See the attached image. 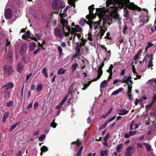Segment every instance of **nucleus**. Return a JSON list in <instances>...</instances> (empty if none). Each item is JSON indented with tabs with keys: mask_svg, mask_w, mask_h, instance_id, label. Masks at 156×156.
Returning a JSON list of instances; mask_svg holds the SVG:
<instances>
[{
	"mask_svg": "<svg viewBox=\"0 0 156 156\" xmlns=\"http://www.w3.org/2000/svg\"><path fill=\"white\" fill-rule=\"evenodd\" d=\"M128 27L126 25H125L124 28L122 30V33L124 34H125L126 32V30H127Z\"/></svg>",
	"mask_w": 156,
	"mask_h": 156,
	"instance_id": "8fccbe9b",
	"label": "nucleus"
},
{
	"mask_svg": "<svg viewBox=\"0 0 156 156\" xmlns=\"http://www.w3.org/2000/svg\"><path fill=\"white\" fill-rule=\"evenodd\" d=\"M143 145L146 146V149L148 151H149L151 150V145L148 144L145 142L143 143Z\"/></svg>",
	"mask_w": 156,
	"mask_h": 156,
	"instance_id": "bb28decb",
	"label": "nucleus"
},
{
	"mask_svg": "<svg viewBox=\"0 0 156 156\" xmlns=\"http://www.w3.org/2000/svg\"><path fill=\"white\" fill-rule=\"evenodd\" d=\"M5 57L6 60H9L10 61L12 60V53L11 51H9V52L7 51L6 48H5Z\"/></svg>",
	"mask_w": 156,
	"mask_h": 156,
	"instance_id": "ddd939ff",
	"label": "nucleus"
},
{
	"mask_svg": "<svg viewBox=\"0 0 156 156\" xmlns=\"http://www.w3.org/2000/svg\"><path fill=\"white\" fill-rule=\"evenodd\" d=\"M27 50V45L25 44L22 46L21 48L20 52L21 54H24Z\"/></svg>",
	"mask_w": 156,
	"mask_h": 156,
	"instance_id": "f3484780",
	"label": "nucleus"
},
{
	"mask_svg": "<svg viewBox=\"0 0 156 156\" xmlns=\"http://www.w3.org/2000/svg\"><path fill=\"white\" fill-rule=\"evenodd\" d=\"M60 23H61L62 25V30L63 31H64V29H65L64 28L67 29V28L70 27V26H68V21L67 20L63 19L62 20V21H61V22H60Z\"/></svg>",
	"mask_w": 156,
	"mask_h": 156,
	"instance_id": "dca6fc26",
	"label": "nucleus"
},
{
	"mask_svg": "<svg viewBox=\"0 0 156 156\" xmlns=\"http://www.w3.org/2000/svg\"><path fill=\"white\" fill-rule=\"evenodd\" d=\"M118 112H120L118 113V114L120 115H122L127 114L129 113V111L126 109H120L119 110Z\"/></svg>",
	"mask_w": 156,
	"mask_h": 156,
	"instance_id": "a211bd4d",
	"label": "nucleus"
},
{
	"mask_svg": "<svg viewBox=\"0 0 156 156\" xmlns=\"http://www.w3.org/2000/svg\"><path fill=\"white\" fill-rule=\"evenodd\" d=\"M108 124L107 123L105 122L104 124L102 125L101 127L99 128V130H101L102 129H105L106 127Z\"/></svg>",
	"mask_w": 156,
	"mask_h": 156,
	"instance_id": "a19ab883",
	"label": "nucleus"
},
{
	"mask_svg": "<svg viewBox=\"0 0 156 156\" xmlns=\"http://www.w3.org/2000/svg\"><path fill=\"white\" fill-rule=\"evenodd\" d=\"M68 97H69V95L68 94H67L64 97L61 102L63 103L65 102Z\"/></svg>",
	"mask_w": 156,
	"mask_h": 156,
	"instance_id": "bf43d9fd",
	"label": "nucleus"
},
{
	"mask_svg": "<svg viewBox=\"0 0 156 156\" xmlns=\"http://www.w3.org/2000/svg\"><path fill=\"white\" fill-rule=\"evenodd\" d=\"M14 85L12 82H9L8 84L5 85L4 87H5V89L6 90H8L9 89H12Z\"/></svg>",
	"mask_w": 156,
	"mask_h": 156,
	"instance_id": "4be33fe9",
	"label": "nucleus"
},
{
	"mask_svg": "<svg viewBox=\"0 0 156 156\" xmlns=\"http://www.w3.org/2000/svg\"><path fill=\"white\" fill-rule=\"evenodd\" d=\"M66 69L63 70V69L60 68L58 71L57 73L58 75L63 74L66 72Z\"/></svg>",
	"mask_w": 156,
	"mask_h": 156,
	"instance_id": "473e14b6",
	"label": "nucleus"
},
{
	"mask_svg": "<svg viewBox=\"0 0 156 156\" xmlns=\"http://www.w3.org/2000/svg\"><path fill=\"white\" fill-rule=\"evenodd\" d=\"M94 6V5H92L89 7L88 9L89 10V14L87 15L86 17L87 19L93 20L96 17V15L97 14V12H95V13L93 12V10L95 9Z\"/></svg>",
	"mask_w": 156,
	"mask_h": 156,
	"instance_id": "7ed1b4c3",
	"label": "nucleus"
},
{
	"mask_svg": "<svg viewBox=\"0 0 156 156\" xmlns=\"http://www.w3.org/2000/svg\"><path fill=\"white\" fill-rule=\"evenodd\" d=\"M36 46V44L35 42H31L30 45V51H33L35 49Z\"/></svg>",
	"mask_w": 156,
	"mask_h": 156,
	"instance_id": "aec40b11",
	"label": "nucleus"
},
{
	"mask_svg": "<svg viewBox=\"0 0 156 156\" xmlns=\"http://www.w3.org/2000/svg\"><path fill=\"white\" fill-rule=\"evenodd\" d=\"M116 118V116H115L112 117L111 118L108 120H106L105 121V122L108 124L109 123L111 122L114 119H115Z\"/></svg>",
	"mask_w": 156,
	"mask_h": 156,
	"instance_id": "4c0bfd02",
	"label": "nucleus"
},
{
	"mask_svg": "<svg viewBox=\"0 0 156 156\" xmlns=\"http://www.w3.org/2000/svg\"><path fill=\"white\" fill-rule=\"evenodd\" d=\"M155 24H156V20L155 21ZM154 29H153L154 28L153 27L151 26L150 27L151 31L152 32L154 33V32L156 30V25L154 27Z\"/></svg>",
	"mask_w": 156,
	"mask_h": 156,
	"instance_id": "49530a36",
	"label": "nucleus"
},
{
	"mask_svg": "<svg viewBox=\"0 0 156 156\" xmlns=\"http://www.w3.org/2000/svg\"><path fill=\"white\" fill-rule=\"evenodd\" d=\"M42 89V85L41 84H39L37 86L36 91L37 92H39L41 91Z\"/></svg>",
	"mask_w": 156,
	"mask_h": 156,
	"instance_id": "58836bf2",
	"label": "nucleus"
},
{
	"mask_svg": "<svg viewBox=\"0 0 156 156\" xmlns=\"http://www.w3.org/2000/svg\"><path fill=\"white\" fill-rule=\"evenodd\" d=\"M132 66L133 67L132 69V71L133 73L134 74H137L138 73L136 71V68L135 67H134V66L132 65Z\"/></svg>",
	"mask_w": 156,
	"mask_h": 156,
	"instance_id": "3c124183",
	"label": "nucleus"
},
{
	"mask_svg": "<svg viewBox=\"0 0 156 156\" xmlns=\"http://www.w3.org/2000/svg\"><path fill=\"white\" fill-rule=\"evenodd\" d=\"M143 10L144 11H146L147 15L146 16H145L143 15H141L140 17V19L139 21H140V22H144L145 23H147L149 20V17L148 16L147 14L148 11L147 9H144Z\"/></svg>",
	"mask_w": 156,
	"mask_h": 156,
	"instance_id": "9d476101",
	"label": "nucleus"
},
{
	"mask_svg": "<svg viewBox=\"0 0 156 156\" xmlns=\"http://www.w3.org/2000/svg\"><path fill=\"white\" fill-rule=\"evenodd\" d=\"M67 30H68V32L66 33V31L65 30V29H64V31H63V34H64V36L65 35L66 37H68L69 36L70 34H71V28L70 27H68L67 28Z\"/></svg>",
	"mask_w": 156,
	"mask_h": 156,
	"instance_id": "6ab92c4d",
	"label": "nucleus"
},
{
	"mask_svg": "<svg viewBox=\"0 0 156 156\" xmlns=\"http://www.w3.org/2000/svg\"><path fill=\"white\" fill-rule=\"evenodd\" d=\"M156 101V94H154L153 96V98L152 99V103H155Z\"/></svg>",
	"mask_w": 156,
	"mask_h": 156,
	"instance_id": "09e8293b",
	"label": "nucleus"
},
{
	"mask_svg": "<svg viewBox=\"0 0 156 156\" xmlns=\"http://www.w3.org/2000/svg\"><path fill=\"white\" fill-rule=\"evenodd\" d=\"M110 35V33L109 32H108V33H107L105 37V38L109 40H111L112 39V38H111V37H109Z\"/></svg>",
	"mask_w": 156,
	"mask_h": 156,
	"instance_id": "a18cd8bd",
	"label": "nucleus"
},
{
	"mask_svg": "<svg viewBox=\"0 0 156 156\" xmlns=\"http://www.w3.org/2000/svg\"><path fill=\"white\" fill-rule=\"evenodd\" d=\"M123 145L122 144H120L117 146L116 150L118 152H120V150L123 147Z\"/></svg>",
	"mask_w": 156,
	"mask_h": 156,
	"instance_id": "c9c22d12",
	"label": "nucleus"
},
{
	"mask_svg": "<svg viewBox=\"0 0 156 156\" xmlns=\"http://www.w3.org/2000/svg\"><path fill=\"white\" fill-rule=\"evenodd\" d=\"M154 103H152V102H151V103H150L149 104H148V105H147L146 106V107L147 108H148L149 109H151V108L152 105H153Z\"/></svg>",
	"mask_w": 156,
	"mask_h": 156,
	"instance_id": "e2e57ef3",
	"label": "nucleus"
},
{
	"mask_svg": "<svg viewBox=\"0 0 156 156\" xmlns=\"http://www.w3.org/2000/svg\"><path fill=\"white\" fill-rule=\"evenodd\" d=\"M30 33L29 31L28 30L25 34V35H27L28 37V38L30 39L31 38V35L30 34Z\"/></svg>",
	"mask_w": 156,
	"mask_h": 156,
	"instance_id": "6e6d98bb",
	"label": "nucleus"
},
{
	"mask_svg": "<svg viewBox=\"0 0 156 156\" xmlns=\"http://www.w3.org/2000/svg\"><path fill=\"white\" fill-rule=\"evenodd\" d=\"M78 63H73L72 65L71 66L72 70L73 72H74L76 70V68L78 67Z\"/></svg>",
	"mask_w": 156,
	"mask_h": 156,
	"instance_id": "a878e982",
	"label": "nucleus"
},
{
	"mask_svg": "<svg viewBox=\"0 0 156 156\" xmlns=\"http://www.w3.org/2000/svg\"><path fill=\"white\" fill-rule=\"evenodd\" d=\"M94 22L93 21L90 22L89 23H88V24L89 25L90 28V29H92L94 27Z\"/></svg>",
	"mask_w": 156,
	"mask_h": 156,
	"instance_id": "37998d69",
	"label": "nucleus"
},
{
	"mask_svg": "<svg viewBox=\"0 0 156 156\" xmlns=\"http://www.w3.org/2000/svg\"><path fill=\"white\" fill-rule=\"evenodd\" d=\"M113 68V66L112 64H111L109 69L106 71L107 72L109 73H112V69Z\"/></svg>",
	"mask_w": 156,
	"mask_h": 156,
	"instance_id": "f704fd0d",
	"label": "nucleus"
},
{
	"mask_svg": "<svg viewBox=\"0 0 156 156\" xmlns=\"http://www.w3.org/2000/svg\"><path fill=\"white\" fill-rule=\"evenodd\" d=\"M57 49L59 51V56H61L62 54V49L61 46H59L58 47Z\"/></svg>",
	"mask_w": 156,
	"mask_h": 156,
	"instance_id": "e433bc0d",
	"label": "nucleus"
},
{
	"mask_svg": "<svg viewBox=\"0 0 156 156\" xmlns=\"http://www.w3.org/2000/svg\"><path fill=\"white\" fill-rule=\"evenodd\" d=\"M54 32L55 35L60 39H63L64 34H63V30H62L58 27H56L54 29Z\"/></svg>",
	"mask_w": 156,
	"mask_h": 156,
	"instance_id": "0eeeda50",
	"label": "nucleus"
},
{
	"mask_svg": "<svg viewBox=\"0 0 156 156\" xmlns=\"http://www.w3.org/2000/svg\"><path fill=\"white\" fill-rule=\"evenodd\" d=\"M9 113L8 112H6L4 114L3 118L2 119V122L3 123H5L6 120V119L8 117Z\"/></svg>",
	"mask_w": 156,
	"mask_h": 156,
	"instance_id": "393cba45",
	"label": "nucleus"
},
{
	"mask_svg": "<svg viewBox=\"0 0 156 156\" xmlns=\"http://www.w3.org/2000/svg\"><path fill=\"white\" fill-rule=\"evenodd\" d=\"M24 65L21 62H18L17 63V71L20 73H21L23 71Z\"/></svg>",
	"mask_w": 156,
	"mask_h": 156,
	"instance_id": "9b49d317",
	"label": "nucleus"
},
{
	"mask_svg": "<svg viewBox=\"0 0 156 156\" xmlns=\"http://www.w3.org/2000/svg\"><path fill=\"white\" fill-rule=\"evenodd\" d=\"M16 127V126L14 124L12 125L11 127H10L9 129V131L11 132Z\"/></svg>",
	"mask_w": 156,
	"mask_h": 156,
	"instance_id": "4d7b16f0",
	"label": "nucleus"
},
{
	"mask_svg": "<svg viewBox=\"0 0 156 156\" xmlns=\"http://www.w3.org/2000/svg\"><path fill=\"white\" fill-rule=\"evenodd\" d=\"M93 81H93V80H91L90 81H89L87 83H85L83 84V88L82 89L83 90H85L86 89L87 87H88L89 85H90L91 83V82Z\"/></svg>",
	"mask_w": 156,
	"mask_h": 156,
	"instance_id": "c756f323",
	"label": "nucleus"
},
{
	"mask_svg": "<svg viewBox=\"0 0 156 156\" xmlns=\"http://www.w3.org/2000/svg\"><path fill=\"white\" fill-rule=\"evenodd\" d=\"M76 92H77V94H79V92L77 91L76 88L74 89L73 87V84H72L70 85L69 89L68 90L67 94H68L69 95L70 94L72 98H74L75 96V95L76 94Z\"/></svg>",
	"mask_w": 156,
	"mask_h": 156,
	"instance_id": "423d86ee",
	"label": "nucleus"
},
{
	"mask_svg": "<svg viewBox=\"0 0 156 156\" xmlns=\"http://www.w3.org/2000/svg\"><path fill=\"white\" fill-rule=\"evenodd\" d=\"M55 119L53 120L51 124V126L53 128H55L57 126V124L55 122Z\"/></svg>",
	"mask_w": 156,
	"mask_h": 156,
	"instance_id": "79ce46f5",
	"label": "nucleus"
},
{
	"mask_svg": "<svg viewBox=\"0 0 156 156\" xmlns=\"http://www.w3.org/2000/svg\"><path fill=\"white\" fill-rule=\"evenodd\" d=\"M42 73L46 78L48 77V73L47 71V69L45 68H44L42 70Z\"/></svg>",
	"mask_w": 156,
	"mask_h": 156,
	"instance_id": "2f4dec72",
	"label": "nucleus"
},
{
	"mask_svg": "<svg viewBox=\"0 0 156 156\" xmlns=\"http://www.w3.org/2000/svg\"><path fill=\"white\" fill-rule=\"evenodd\" d=\"M108 155V152L107 150H102L101 151V156H107Z\"/></svg>",
	"mask_w": 156,
	"mask_h": 156,
	"instance_id": "72a5a7b5",
	"label": "nucleus"
},
{
	"mask_svg": "<svg viewBox=\"0 0 156 156\" xmlns=\"http://www.w3.org/2000/svg\"><path fill=\"white\" fill-rule=\"evenodd\" d=\"M80 53H76L75 54L73 55V57H72L71 61L73 60L75 58L78 57V56H79V57H80Z\"/></svg>",
	"mask_w": 156,
	"mask_h": 156,
	"instance_id": "ea45409f",
	"label": "nucleus"
},
{
	"mask_svg": "<svg viewBox=\"0 0 156 156\" xmlns=\"http://www.w3.org/2000/svg\"><path fill=\"white\" fill-rule=\"evenodd\" d=\"M45 137V135L44 134L43 135H41L39 137V140L40 141H42L43 140L44 138Z\"/></svg>",
	"mask_w": 156,
	"mask_h": 156,
	"instance_id": "c03bdc74",
	"label": "nucleus"
},
{
	"mask_svg": "<svg viewBox=\"0 0 156 156\" xmlns=\"http://www.w3.org/2000/svg\"><path fill=\"white\" fill-rule=\"evenodd\" d=\"M137 147L138 148H142L143 147L142 144L140 143H137L136 144Z\"/></svg>",
	"mask_w": 156,
	"mask_h": 156,
	"instance_id": "13d9d810",
	"label": "nucleus"
},
{
	"mask_svg": "<svg viewBox=\"0 0 156 156\" xmlns=\"http://www.w3.org/2000/svg\"><path fill=\"white\" fill-rule=\"evenodd\" d=\"M10 44V42H9L8 41V39H6V44L5 45V47H7V46H9Z\"/></svg>",
	"mask_w": 156,
	"mask_h": 156,
	"instance_id": "680f3d73",
	"label": "nucleus"
},
{
	"mask_svg": "<svg viewBox=\"0 0 156 156\" xmlns=\"http://www.w3.org/2000/svg\"><path fill=\"white\" fill-rule=\"evenodd\" d=\"M5 17L7 19L11 18L12 16V11L9 8L6 9L4 13Z\"/></svg>",
	"mask_w": 156,
	"mask_h": 156,
	"instance_id": "f8f14e48",
	"label": "nucleus"
},
{
	"mask_svg": "<svg viewBox=\"0 0 156 156\" xmlns=\"http://www.w3.org/2000/svg\"><path fill=\"white\" fill-rule=\"evenodd\" d=\"M82 144V143L81 141L79 140H78L76 141H74L72 142L71 144H76L77 145L78 147H79L80 145H81Z\"/></svg>",
	"mask_w": 156,
	"mask_h": 156,
	"instance_id": "7c9ffc66",
	"label": "nucleus"
},
{
	"mask_svg": "<svg viewBox=\"0 0 156 156\" xmlns=\"http://www.w3.org/2000/svg\"><path fill=\"white\" fill-rule=\"evenodd\" d=\"M35 36L37 38V39L39 40L41 38V36L38 33H37L35 34Z\"/></svg>",
	"mask_w": 156,
	"mask_h": 156,
	"instance_id": "774afa93",
	"label": "nucleus"
},
{
	"mask_svg": "<svg viewBox=\"0 0 156 156\" xmlns=\"http://www.w3.org/2000/svg\"><path fill=\"white\" fill-rule=\"evenodd\" d=\"M87 41L83 40V41H82V42L80 44H79V45L81 47L82 46H84L85 45Z\"/></svg>",
	"mask_w": 156,
	"mask_h": 156,
	"instance_id": "864d4df0",
	"label": "nucleus"
},
{
	"mask_svg": "<svg viewBox=\"0 0 156 156\" xmlns=\"http://www.w3.org/2000/svg\"><path fill=\"white\" fill-rule=\"evenodd\" d=\"M109 19V17H108L107 18V19H106L105 18L103 20V24L102 26H100V23L102 21V20L99 19V20L97 22H94V30H96L97 29L99 28H100V30H101V29L103 30H105L106 29V30H107V28L106 27L105 24L106 23L105 22L107 21H108Z\"/></svg>",
	"mask_w": 156,
	"mask_h": 156,
	"instance_id": "f03ea898",
	"label": "nucleus"
},
{
	"mask_svg": "<svg viewBox=\"0 0 156 156\" xmlns=\"http://www.w3.org/2000/svg\"><path fill=\"white\" fill-rule=\"evenodd\" d=\"M119 93L118 92L117 90H116L114 91V92H113L112 93V96H114V95H116Z\"/></svg>",
	"mask_w": 156,
	"mask_h": 156,
	"instance_id": "69168bd1",
	"label": "nucleus"
},
{
	"mask_svg": "<svg viewBox=\"0 0 156 156\" xmlns=\"http://www.w3.org/2000/svg\"><path fill=\"white\" fill-rule=\"evenodd\" d=\"M13 102L12 101H10L9 102H7L6 104L7 106L8 107H10L13 104Z\"/></svg>",
	"mask_w": 156,
	"mask_h": 156,
	"instance_id": "de8ad7c7",
	"label": "nucleus"
},
{
	"mask_svg": "<svg viewBox=\"0 0 156 156\" xmlns=\"http://www.w3.org/2000/svg\"><path fill=\"white\" fill-rule=\"evenodd\" d=\"M81 48V46L79 45V42L76 43V46L75 48L76 53H80V48Z\"/></svg>",
	"mask_w": 156,
	"mask_h": 156,
	"instance_id": "5701e85b",
	"label": "nucleus"
},
{
	"mask_svg": "<svg viewBox=\"0 0 156 156\" xmlns=\"http://www.w3.org/2000/svg\"><path fill=\"white\" fill-rule=\"evenodd\" d=\"M52 7L53 9L58 10L62 8H63V3L58 0H55L52 4Z\"/></svg>",
	"mask_w": 156,
	"mask_h": 156,
	"instance_id": "20e7f679",
	"label": "nucleus"
},
{
	"mask_svg": "<svg viewBox=\"0 0 156 156\" xmlns=\"http://www.w3.org/2000/svg\"><path fill=\"white\" fill-rule=\"evenodd\" d=\"M3 69L5 75L6 76L11 75L13 74V69L11 66L5 65Z\"/></svg>",
	"mask_w": 156,
	"mask_h": 156,
	"instance_id": "39448f33",
	"label": "nucleus"
},
{
	"mask_svg": "<svg viewBox=\"0 0 156 156\" xmlns=\"http://www.w3.org/2000/svg\"><path fill=\"white\" fill-rule=\"evenodd\" d=\"M71 34L73 35L74 33H76L78 32H81L82 31V29L80 26L78 25H76L75 27H72L71 28Z\"/></svg>",
	"mask_w": 156,
	"mask_h": 156,
	"instance_id": "6e6552de",
	"label": "nucleus"
},
{
	"mask_svg": "<svg viewBox=\"0 0 156 156\" xmlns=\"http://www.w3.org/2000/svg\"><path fill=\"white\" fill-rule=\"evenodd\" d=\"M107 81L104 80L100 84V87L101 88H104L107 86Z\"/></svg>",
	"mask_w": 156,
	"mask_h": 156,
	"instance_id": "c85d7f7f",
	"label": "nucleus"
},
{
	"mask_svg": "<svg viewBox=\"0 0 156 156\" xmlns=\"http://www.w3.org/2000/svg\"><path fill=\"white\" fill-rule=\"evenodd\" d=\"M137 132H138L137 131H132V130H130V131L129 132V134L131 136H133L134 135H135Z\"/></svg>",
	"mask_w": 156,
	"mask_h": 156,
	"instance_id": "603ef678",
	"label": "nucleus"
},
{
	"mask_svg": "<svg viewBox=\"0 0 156 156\" xmlns=\"http://www.w3.org/2000/svg\"><path fill=\"white\" fill-rule=\"evenodd\" d=\"M131 136V135L129 134V133H126L124 135V137L126 138H129Z\"/></svg>",
	"mask_w": 156,
	"mask_h": 156,
	"instance_id": "0e129e2a",
	"label": "nucleus"
},
{
	"mask_svg": "<svg viewBox=\"0 0 156 156\" xmlns=\"http://www.w3.org/2000/svg\"><path fill=\"white\" fill-rule=\"evenodd\" d=\"M153 44L151 43V42H148L147 43V45L146 46V48H145V52H146L147 51L148 49L151 47L152 46H153Z\"/></svg>",
	"mask_w": 156,
	"mask_h": 156,
	"instance_id": "cd10ccee",
	"label": "nucleus"
},
{
	"mask_svg": "<svg viewBox=\"0 0 156 156\" xmlns=\"http://www.w3.org/2000/svg\"><path fill=\"white\" fill-rule=\"evenodd\" d=\"M126 7H127L129 9L132 10H137L140 11H141V9L140 7H138L136 5L133 3H129L128 6Z\"/></svg>",
	"mask_w": 156,
	"mask_h": 156,
	"instance_id": "1a4fd4ad",
	"label": "nucleus"
},
{
	"mask_svg": "<svg viewBox=\"0 0 156 156\" xmlns=\"http://www.w3.org/2000/svg\"><path fill=\"white\" fill-rule=\"evenodd\" d=\"M103 71L102 70H98V76L97 78H95L93 80V81H97L99 78L101 77V76L102 74Z\"/></svg>",
	"mask_w": 156,
	"mask_h": 156,
	"instance_id": "412c9836",
	"label": "nucleus"
},
{
	"mask_svg": "<svg viewBox=\"0 0 156 156\" xmlns=\"http://www.w3.org/2000/svg\"><path fill=\"white\" fill-rule=\"evenodd\" d=\"M130 3L129 0H108L106 2V9L109 12L116 13L118 9L128 6Z\"/></svg>",
	"mask_w": 156,
	"mask_h": 156,
	"instance_id": "f257e3e1",
	"label": "nucleus"
},
{
	"mask_svg": "<svg viewBox=\"0 0 156 156\" xmlns=\"http://www.w3.org/2000/svg\"><path fill=\"white\" fill-rule=\"evenodd\" d=\"M38 106L39 103L38 102H37L34 103V108L35 109H36Z\"/></svg>",
	"mask_w": 156,
	"mask_h": 156,
	"instance_id": "052dcab7",
	"label": "nucleus"
},
{
	"mask_svg": "<svg viewBox=\"0 0 156 156\" xmlns=\"http://www.w3.org/2000/svg\"><path fill=\"white\" fill-rule=\"evenodd\" d=\"M110 136L109 134V133H108L105 136V137L104 138V140L105 141H107L108 139L109 138Z\"/></svg>",
	"mask_w": 156,
	"mask_h": 156,
	"instance_id": "5fc2aeb1",
	"label": "nucleus"
},
{
	"mask_svg": "<svg viewBox=\"0 0 156 156\" xmlns=\"http://www.w3.org/2000/svg\"><path fill=\"white\" fill-rule=\"evenodd\" d=\"M147 57L150 58V60H149L148 64V68L149 69L150 68V67H152L153 66L152 64V60L153 59V54H151L150 55H149L147 54Z\"/></svg>",
	"mask_w": 156,
	"mask_h": 156,
	"instance_id": "2eb2a0df",
	"label": "nucleus"
},
{
	"mask_svg": "<svg viewBox=\"0 0 156 156\" xmlns=\"http://www.w3.org/2000/svg\"><path fill=\"white\" fill-rule=\"evenodd\" d=\"M133 149V147L131 146H129L126 149V151H131Z\"/></svg>",
	"mask_w": 156,
	"mask_h": 156,
	"instance_id": "338daca9",
	"label": "nucleus"
},
{
	"mask_svg": "<svg viewBox=\"0 0 156 156\" xmlns=\"http://www.w3.org/2000/svg\"><path fill=\"white\" fill-rule=\"evenodd\" d=\"M41 151L40 155L41 156L42 155L43 153L46 152L48 151V148L46 146H43L41 148Z\"/></svg>",
	"mask_w": 156,
	"mask_h": 156,
	"instance_id": "b1692460",
	"label": "nucleus"
},
{
	"mask_svg": "<svg viewBox=\"0 0 156 156\" xmlns=\"http://www.w3.org/2000/svg\"><path fill=\"white\" fill-rule=\"evenodd\" d=\"M105 30H103L102 29L101 30H99V32L98 34L97 35L96 38L97 40H101L102 38V36L104 35L105 32L106 30V29Z\"/></svg>",
	"mask_w": 156,
	"mask_h": 156,
	"instance_id": "4468645a",
	"label": "nucleus"
}]
</instances>
